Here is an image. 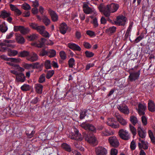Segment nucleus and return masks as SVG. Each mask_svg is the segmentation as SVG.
Returning <instances> with one entry per match:
<instances>
[{
	"label": "nucleus",
	"mask_w": 155,
	"mask_h": 155,
	"mask_svg": "<svg viewBox=\"0 0 155 155\" xmlns=\"http://www.w3.org/2000/svg\"><path fill=\"white\" fill-rule=\"evenodd\" d=\"M113 132L107 130H105L104 131L102 132V135L105 136H109L113 135Z\"/></svg>",
	"instance_id": "72a5a7b5"
},
{
	"label": "nucleus",
	"mask_w": 155,
	"mask_h": 155,
	"mask_svg": "<svg viewBox=\"0 0 155 155\" xmlns=\"http://www.w3.org/2000/svg\"><path fill=\"white\" fill-rule=\"evenodd\" d=\"M16 40L17 42L20 44H23L25 42V39L21 35H16Z\"/></svg>",
	"instance_id": "b1692460"
},
{
	"label": "nucleus",
	"mask_w": 155,
	"mask_h": 155,
	"mask_svg": "<svg viewBox=\"0 0 155 155\" xmlns=\"http://www.w3.org/2000/svg\"><path fill=\"white\" fill-rule=\"evenodd\" d=\"M45 41L46 39L45 38H41L40 41H39L37 42L34 43L33 44L35 46L39 48H41L44 45Z\"/></svg>",
	"instance_id": "4be33fe9"
},
{
	"label": "nucleus",
	"mask_w": 155,
	"mask_h": 155,
	"mask_svg": "<svg viewBox=\"0 0 155 155\" xmlns=\"http://www.w3.org/2000/svg\"><path fill=\"white\" fill-rule=\"evenodd\" d=\"M54 73V71L53 70L48 71L46 76V78L48 79H49L51 77Z\"/></svg>",
	"instance_id": "49530a36"
},
{
	"label": "nucleus",
	"mask_w": 155,
	"mask_h": 155,
	"mask_svg": "<svg viewBox=\"0 0 155 155\" xmlns=\"http://www.w3.org/2000/svg\"><path fill=\"white\" fill-rule=\"evenodd\" d=\"M83 45L85 48L87 49L90 48L91 47V45L89 43L87 42H84Z\"/></svg>",
	"instance_id": "13d9d810"
},
{
	"label": "nucleus",
	"mask_w": 155,
	"mask_h": 155,
	"mask_svg": "<svg viewBox=\"0 0 155 155\" xmlns=\"http://www.w3.org/2000/svg\"><path fill=\"white\" fill-rule=\"evenodd\" d=\"M141 125H139L137 128V132L138 134L140 137L142 138H144L146 136V132L143 130V129L141 127Z\"/></svg>",
	"instance_id": "dca6fc26"
},
{
	"label": "nucleus",
	"mask_w": 155,
	"mask_h": 155,
	"mask_svg": "<svg viewBox=\"0 0 155 155\" xmlns=\"http://www.w3.org/2000/svg\"><path fill=\"white\" fill-rule=\"evenodd\" d=\"M68 28L67 25L65 23L63 22L60 25L59 30L61 34H64L66 33Z\"/></svg>",
	"instance_id": "a211bd4d"
},
{
	"label": "nucleus",
	"mask_w": 155,
	"mask_h": 155,
	"mask_svg": "<svg viewBox=\"0 0 155 155\" xmlns=\"http://www.w3.org/2000/svg\"><path fill=\"white\" fill-rule=\"evenodd\" d=\"M27 136L29 138H31L34 135L35 133V131L32 130L31 133H29L28 131H26L25 132Z\"/></svg>",
	"instance_id": "864d4df0"
},
{
	"label": "nucleus",
	"mask_w": 155,
	"mask_h": 155,
	"mask_svg": "<svg viewBox=\"0 0 155 155\" xmlns=\"http://www.w3.org/2000/svg\"><path fill=\"white\" fill-rule=\"evenodd\" d=\"M45 27L44 26H38L36 30L40 34H41L45 30Z\"/></svg>",
	"instance_id": "79ce46f5"
},
{
	"label": "nucleus",
	"mask_w": 155,
	"mask_h": 155,
	"mask_svg": "<svg viewBox=\"0 0 155 155\" xmlns=\"http://www.w3.org/2000/svg\"><path fill=\"white\" fill-rule=\"evenodd\" d=\"M147 108V106L145 104H138V112L140 115H144V111Z\"/></svg>",
	"instance_id": "ddd939ff"
},
{
	"label": "nucleus",
	"mask_w": 155,
	"mask_h": 155,
	"mask_svg": "<svg viewBox=\"0 0 155 155\" xmlns=\"http://www.w3.org/2000/svg\"><path fill=\"white\" fill-rule=\"evenodd\" d=\"M106 124L107 125L113 128H117L120 127L119 124L117 123L116 121L112 118H108L106 122Z\"/></svg>",
	"instance_id": "0eeeda50"
},
{
	"label": "nucleus",
	"mask_w": 155,
	"mask_h": 155,
	"mask_svg": "<svg viewBox=\"0 0 155 155\" xmlns=\"http://www.w3.org/2000/svg\"><path fill=\"white\" fill-rule=\"evenodd\" d=\"M141 117V120L143 125L145 126L147 124V121L146 117L144 115H142Z\"/></svg>",
	"instance_id": "5fc2aeb1"
},
{
	"label": "nucleus",
	"mask_w": 155,
	"mask_h": 155,
	"mask_svg": "<svg viewBox=\"0 0 155 155\" xmlns=\"http://www.w3.org/2000/svg\"><path fill=\"white\" fill-rule=\"evenodd\" d=\"M35 88L36 92L38 94H41L42 91L43 86L40 84H35Z\"/></svg>",
	"instance_id": "5701e85b"
},
{
	"label": "nucleus",
	"mask_w": 155,
	"mask_h": 155,
	"mask_svg": "<svg viewBox=\"0 0 155 155\" xmlns=\"http://www.w3.org/2000/svg\"><path fill=\"white\" fill-rule=\"evenodd\" d=\"M93 24L94 26L96 28L98 26V24L97 21V19L96 18H95L93 19Z\"/></svg>",
	"instance_id": "338daca9"
},
{
	"label": "nucleus",
	"mask_w": 155,
	"mask_h": 155,
	"mask_svg": "<svg viewBox=\"0 0 155 155\" xmlns=\"http://www.w3.org/2000/svg\"><path fill=\"white\" fill-rule=\"evenodd\" d=\"M85 54L86 57L87 58L91 57L94 55V53L88 51H86L85 52Z\"/></svg>",
	"instance_id": "603ef678"
},
{
	"label": "nucleus",
	"mask_w": 155,
	"mask_h": 155,
	"mask_svg": "<svg viewBox=\"0 0 155 155\" xmlns=\"http://www.w3.org/2000/svg\"><path fill=\"white\" fill-rule=\"evenodd\" d=\"M118 134L120 138L124 140H128L130 137L128 132L123 129L119 130Z\"/></svg>",
	"instance_id": "7ed1b4c3"
},
{
	"label": "nucleus",
	"mask_w": 155,
	"mask_h": 155,
	"mask_svg": "<svg viewBox=\"0 0 155 155\" xmlns=\"http://www.w3.org/2000/svg\"><path fill=\"white\" fill-rule=\"evenodd\" d=\"M68 46L74 51H80L81 50V48L79 46L73 43H68Z\"/></svg>",
	"instance_id": "2eb2a0df"
},
{
	"label": "nucleus",
	"mask_w": 155,
	"mask_h": 155,
	"mask_svg": "<svg viewBox=\"0 0 155 155\" xmlns=\"http://www.w3.org/2000/svg\"><path fill=\"white\" fill-rule=\"evenodd\" d=\"M23 8L25 10H28L31 9L30 5L27 3H24L22 5Z\"/></svg>",
	"instance_id": "09e8293b"
},
{
	"label": "nucleus",
	"mask_w": 155,
	"mask_h": 155,
	"mask_svg": "<svg viewBox=\"0 0 155 155\" xmlns=\"http://www.w3.org/2000/svg\"><path fill=\"white\" fill-rule=\"evenodd\" d=\"M86 112L83 111L81 112L80 114V118L81 119H83L86 115Z\"/></svg>",
	"instance_id": "052dcab7"
},
{
	"label": "nucleus",
	"mask_w": 155,
	"mask_h": 155,
	"mask_svg": "<svg viewBox=\"0 0 155 155\" xmlns=\"http://www.w3.org/2000/svg\"><path fill=\"white\" fill-rule=\"evenodd\" d=\"M83 134L85 140L87 142L94 146L97 144V141L94 136L85 133H84Z\"/></svg>",
	"instance_id": "f257e3e1"
},
{
	"label": "nucleus",
	"mask_w": 155,
	"mask_h": 155,
	"mask_svg": "<svg viewBox=\"0 0 155 155\" xmlns=\"http://www.w3.org/2000/svg\"><path fill=\"white\" fill-rule=\"evenodd\" d=\"M38 58V56L35 53L32 52L29 54V56L27 57L26 59L31 62H34L37 61Z\"/></svg>",
	"instance_id": "1a4fd4ad"
},
{
	"label": "nucleus",
	"mask_w": 155,
	"mask_h": 155,
	"mask_svg": "<svg viewBox=\"0 0 155 155\" xmlns=\"http://www.w3.org/2000/svg\"><path fill=\"white\" fill-rule=\"evenodd\" d=\"M40 34L46 38H49L50 36L49 33L45 30Z\"/></svg>",
	"instance_id": "4d7b16f0"
},
{
	"label": "nucleus",
	"mask_w": 155,
	"mask_h": 155,
	"mask_svg": "<svg viewBox=\"0 0 155 155\" xmlns=\"http://www.w3.org/2000/svg\"><path fill=\"white\" fill-rule=\"evenodd\" d=\"M95 128L92 124H89L88 129L87 130L92 131L93 132H94L95 131Z\"/></svg>",
	"instance_id": "e2e57ef3"
},
{
	"label": "nucleus",
	"mask_w": 155,
	"mask_h": 155,
	"mask_svg": "<svg viewBox=\"0 0 155 155\" xmlns=\"http://www.w3.org/2000/svg\"><path fill=\"white\" fill-rule=\"evenodd\" d=\"M118 109L122 113L125 114H128L129 113V110L127 106H121L118 107Z\"/></svg>",
	"instance_id": "aec40b11"
},
{
	"label": "nucleus",
	"mask_w": 155,
	"mask_h": 155,
	"mask_svg": "<svg viewBox=\"0 0 155 155\" xmlns=\"http://www.w3.org/2000/svg\"><path fill=\"white\" fill-rule=\"evenodd\" d=\"M11 14L9 12H7L5 10H3L1 12V15L0 17H1L3 18H8L9 17Z\"/></svg>",
	"instance_id": "a878e982"
},
{
	"label": "nucleus",
	"mask_w": 155,
	"mask_h": 155,
	"mask_svg": "<svg viewBox=\"0 0 155 155\" xmlns=\"http://www.w3.org/2000/svg\"><path fill=\"white\" fill-rule=\"evenodd\" d=\"M129 129L130 131L133 134V136H135L137 134V130L131 124H129Z\"/></svg>",
	"instance_id": "473e14b6"
},
{
	"label": "nucleus",
	"mask_w": 155,
	"mask_h": 155,
	"mask_svg": "<svg viewBox=\"0 0 155 155\" xmlns=\"http://www.w3.org/2000/svg\"><path fill=\"white\" fill-rule=\"evenodd\" d=\"M60 56L61 58L63 60H65L66 58V55L64 51H61L60 52Z\"/></svg>",
	"instance_id": "3c124183"
},
{
	"label": "nucleus",
	"mask_w": 155,
	"mask_h": 155,
	"mask_svg": "<svg viewBox=\"0 0 155 155\" xmlns=\"http://www.w3.org/2000/svg\"><path fill=\"white\" fill-rule=\"evenodd\" d=\"M8 30V28L7 26L5 25V22L2 24L0 25V31L3 32H5Z\"/></svg>",
	"instance_id": "7c9ffc66"
},
{
	"label": "nucleus",
	"mask_w": 155,
	"mask_h": 155,
	"mask_svg": "<svg viewBox=\"0 0 155 155\" xmlns=\"http://www.w3.org/2000/svg\"><path fill=\"white\" fill-rule=\"evenodd\" d=\"M115 116L116 118L118 121L121 125L123 126H125L127 124V121L123 118L120 114L118 113L115 114Z\"/></svg>",
	"instance_id": "9d476101"
},
{
	"label": "nucleus",
	"mask_w": 155,
	"mask_h": 155,
	"mask_svg": "<svg viewBox=\"0 0 155 155\" xmlns=\"http://www.w3.org/2000/svg\"><path fill=\"white\" fill-rule=\"evenodd\" d=\"M69 137L71 139L78 141H81L83 140L81 133H79L78 130L76 128H74V132H72Z\"/></svg>",
	"instance_id": "f03ea898"
},
{
	"label": "nucleus",
	"mask_w": 155,
	"mask_h": 155,
	"mask_svg": "<svg viewBox=\"0 0 155 155\" xmlns=\"http://www.w3.org/2000/svg\"><path fill=\"white\" fill-rule=\"evenodd\" d=\"M25 78L24 74L22 73H19L16 76V79L18 81L21 82H23Z\"/></svg>",
	"instance_id": "393cba45"
},
{
	"label": "nucleus",
	"mask_w": 155,
	"mask_h": 155,
	"mask_svg": "<svg viewBox=\"0 0 155 155\" xmlns=\"http://www.w3.org/2000/svg\"><path fill=\"white\" fill-rule=\"evenodd\" d=\"M48 12L51 17V19L53 21L55 22L58 20V16L54 11L49 9L48 10Z\"/></svg>",
	"instance_id": "f3484780"
},
{
	"label": "nucleus",
	"mask_w": 155,
	"mask_h": 155,
	"mask_svg": "<svg viewBox=\"0 0 155 155\" xmlns=\"http://www.w3.org/2000/svg\"><path fill=\"white\" fill-rule=\"evenodd\" d=\"M45 75L44 74L40 75L38 79V82L40 83H43L45 81Z\"/></svg>",
	"instance_id": "c03bdc74"
},
{
	"label": "nucleus",
	"mask_w": 155,
	"mask_h": 155,
	"mask_svg": "<svg viewBox=\"0 0 155 155\" xmlns=\"http://www.w3.org/2000/svg\"><path fill=\"white\" fill-rule=\"evenodd\" d=\"M130 120L134 126H135L136 124L138 122L137 118L134 116H131L130 117Z\"/></svg>",
	"instance_id": "cd10ccee"
},
{
	"label": "nucleus",
	"mask_w": 155,
	"mask_h": 155,
	"mask_svg": "<svg viewBox=\"0 0 155 155\" xmlns=\"http://www.w3.org/2000/svg\"><path fill=\"white\" fill-rule=\"evenodd\" d=\"M29 31V29L28 28H25L21 26L20 31L22 34L25 35L28 33Z\"/></svg>",
	"instance_id": "c756f323"
},
{
	"label": "nucleus",
	"mask_w": 155,
	"mask_h": 155,
	"mask_svg": "<svg viewBox=\"0 0 155 155\" xmlns=\"http://www.w3.org/2000/svg\"><path fill=\"white\" fill-rule=\"evenodd\" d=\"M139 140L140 142H142V148L144 150H147L148 149V143L147 141H145L141 140L140 138H139Z\"/></svg>",
	"instance_id": "c9c22d12"
},
{
	"label": "nucleus",
	"mask_w": 155,
	"mask_h": 155,
	"mask_svg": "<svg viewBox=\"0 0 155 155\" xmlns=\"http://www.w3.org/2000/svg\"><path fill=\"white\" fill-rule=\"evenodd\" d=\"M42 21L46 26L48 25L50 23V19L46 16H43Z\"/></svg>",
	"instance_id": "2f4dec72"
},
{
	"label": "nucleus",
	"mask_w": 155,
	"mask_h": 155,
	"mask_svg": "<svg viewBox=\"0 0 155 155\" xmlns=\"http://www.w3.org/2000/svg\"><path fill=\"white\" fill-rule=\"evenodd\" d=\"M48 54V50L47 51L45 49H43L40 52L39 55L41 56H44L47 55Z\"/></svg>",
	"instance_id": "6e6d98bb"
},
{
	"label": "nucleus",
	"mask_w": 155,
	"mask_h": 155,
	"mask_svg": "<svg viewBox=\"0 0 155 155\" xmlns=\"http://www.w3.org/2000/svg\"><path fill=\"white\" fill-rule=\"evenodd\" d=\"M0 58L4 60L9 61L11 62H14L15 63L19 62L21 59L19 58H8L5 55H2L0 56Z\"/></svg>",
	"instance_id": "4468645a"
},
{
	"label": "nucleus",
	"mask_w": 155,
	"mask_h": 155,
	"mask_svg": "<svg viewBox=\"0 0 155 155\" xmlns=\"http://www.w3.org/2000/svg\"><path fill=\"white\" fill-rule=\"evenodd\" d=\"M130 75L129 76L128 80L130 81H134L139 78L140 74V70L137 72H129Z\"/></svg>",
	"instance_id": "423d86ee"
},
{
	"label": "nucleus",
	"mask_w": 155,
	"mask_h": 155,
	"mask_svg": "<svg viewBox=\"0 0 155 155\" xmlns=\"http://www.w3.org/2000/svg\"><path fill=\"white\" fill-rule=\"evenodd\" d=\"M45 66L47 69L51 68V64L50 60H46L45 61Z\"/></svg>",
	"instance_id": "37998d69"
},
{
	"label": "nucleus",
	"mask_w": 155,
	"mask_h": 155,
	"mask_svg": "<svg viewBox=\"0 0 155 155\" xmlns=\"http://www.w3.org/2000/svg\"><path fill=\"white\" fill-rule=\"evenodd\" d=\"M110 145L114 147H117L119 145V141L116 137H110L108 139Z\"/></svg>",
	"instance_id": "6e6552de"
},
{
	"label": "nucleus",
	"mask_w": 155,
	"mask_h": 155,
	"mask_svg": "<svg viewBox=\"0 0 155 155\" xmlns=\"http://www.w3.org/2000/svg\"><path fill=\"white\" fill-rule=\"evenodd\" d=\"M117 150L115 148H112L111 150V155H117Z\"/></svg>",
	"instance_id": "680f3d73"
},
{
	"label": "nucleus",
	"mask_w": 155,
	"mask_h": 155,
	"mask_svg": "<svg viewBox=\"0 0 155 155\" xmlns=\"http://www.w3.org/2000/svg\"><path fill=\"white\" fill-rule=\"evenodd\" d=\"M48 54H50L49 55V57L50 58H52L55 56L56 52V51L54 50L49 49L48 50Z\"/></svg>",
	"instance_id": "58836bf2"
},
{
	"label": "nucleus",
	"mask_w": 155,
	"mask_h": 155,
	"mask_svg": "<svg viewBox=\"0 0 155 155\" xmlns=\"http://www.w3.org/2000/svg\"><path fill=\"white\" fill-rule=\"evenodd\" d=\"M127 20L126 17L122 15H119L117 17L115 23L117 25L124 26L126 24Z\"/></svg>",
	"instance_id": "20e7f679"
},
{
	"label": "nucleus",
	"mask_w": 155,
	"mask_h": 155,
	"mask_svg": "<svg viewBox=\"0 0 155 155\" xmlns=\"http://www.w3.org/2000/svg\"><path fill=\"white\" fill-rule=\"evenodd\" d=\"M83 11L84 13L86 14H91L95 13V11L92 8L89 7L86 4L84 3L83 6Z\"/></svg>",
	"instance_id": "9b49d317"
},
{
	"label": "nucleus",
	"mask_w": 155,
	"mask_h": 155,
	"mask_svg": "<svg viewBox=\"0 0 155 155\" xmlns=\"http://www.w3.org/2000/svg\"><path fill=\"white\" fill-rule=\"evenodd\" d=\"M38 37V35L35 34H33L31 35L27 36V39L28 41H31L36 39Z\"/></svg>",
	"instance_id": "e433bc0d"
},
{
	"label": "nucleus",
	"mask_w": 155,
	"mask_h": 155,
	"mask_svg": "<svg viewBox=\"0 0 155 155\" xmlns=\"http://www.w3.org/2000/svg\"><path fill=\"white\" fill-rule=\"evenodd\" d=\"M61 147L63 148L68 152H70L71 151V147L66 143H63Z\"/></svg>",
	"instance_id": "c85d7f7f"
},
{
	"label": "nucleus",
	"mask_w": 155,
	"mask_h": 155,
	"mask_svg": "<svg viewBox=\"0 0 155 155\" xmlns=\"http://www.w3.org/2000/svg\"><path fill=\"white\" fill-rule=\"evenodd\" d=\"M8 49L9 51L8 52V55L10 56H14L18 54V52L16 50Z\"/></svg>",
	"instance_id": "f704fd0d"
},
{
	"label": "nucleus",
	"mask_w": 155,
	"mask_h": 155,
	"mask_svg": "<svg viewBox=\"0 0 155 155\" xmlns=\"http://www.w3.org/2000/svg\"><path fill=\"white\" fill-rule=\"evenodd\" d=\"M108 5L111 13H113L116 12L119 7V5L118 4L114 3H112L110 5Z\"/></svg>",
	"instance_id": "412c9836"
},
{
	"label": "nucleus",
	"mask_w": 155,
	"mask_h": 155,
	"mask_svg": "<svg viewBox=\"0 0 155 155\" xmlns=\"http://www.w3.org/2000/svg\"><path fill=\"white\" fill-rule=\"evenodd\" d=\"M148 108L149 111L154 112L155 111V105L153 101L149 100L148 101Z\"/></svg>",
	"instance_id": "6ab92c4d"
},
{
	"label": "nucleus",
	"mask_w": 155,
	"mask_h": 155,
	"mask_svg": "<svg viewBox=\"0 0 155 155\" xmlns=\"http://www.w3.org/2000/svg\"><path fill=\"white\" fill-rule=\"evenodd\" d=\"M33 3L32 6L35 8H37L39 6V3L38 1L35 0L32 2Z\"/></svg>",
	"instance_id": "0e129e2a"
},
{
	"label": "nucleus",
	"mask_w": 155,
	"mask_h": 155,
	"mask_svg": "<svg viewBox=\"0 0 155 155\" xmlns=\"http://www.w3.org/2000/svg\"><path fill=\"white\" fill-rule=\"evenodd\" d=\"M89 124H90L88 123L84 122L82 123L81 125V126L82 128L84 129L85 130H87L88 129Z\"/></svg>",
	"instance_id": "a18cd8bd"
},
{
	"label": "nucleus",
	"mask_w": 155,
	"mask_h": 155,
	"mask_svg": "<svg viewBox=\"0 0 155 155\" xmlns=\"http://www.w3.org/2000/svg\"><path fill=\"white\" fill-rule=\"evenodd\" d=\"M136 147V145L135 142L134 141H132L130 143V148L132 150H134V149H135Z\"/></svg>",
	"instance_id": "bf43d9fd"
},
{
	"label": "nucleus",
	"mask_w": 155,
	"mask_h": 155,
	"mask_svg": "<svg viewBox=\"0 0 155 155\" xmlns=\"http://www.w3.org/2000/svg\"><path fill=\"white\" fill-rule=\"evenodd\" d=\"M116 29V28L115 26H113L109 28L107 30V31L110 33H114Z\"/></svg>",
	"instance_id": "de8ad7c7"
},
{
	"label": "nucleus",
	"mask_w": 155,
	"mask_h": 155,
	"mask_svg": "<svg viewBox=\"0 0 155 155\" xmlns=\"http://www.w3.org/2000/svg\"><path fill=\"white\" fill-rule=\"evenodd\" d=\"M87 34L90 36H95L94 33L92 31L88 30L86 31Z\"/></svg>",
	"instance_id": "69168bd1"
},
{
	"label": "nucleus",
	"mask_w": 155,
	"mask_h": 155,
	"mask_svg": "<svg viewBox=\"0 0 155 155\" xmlns=\"http://www.w3.org/2000/svg\"><path fill=\"white\" fill-rule=\"evenodd\" d=\"M29 26L30 27L36 30L38 26V24L35 23H30Z\"/></svg>",
	"instance_id": "8fccbe9b"
},
{
	"label": "nucleus",
	"mask_w": 155,
	"mask_h": 155,
	"mask_svg": "<svg viewBox=\"0 0 155 155\" xmlns=\"http://www.w3.org/2000/svg\"><path fill=\"white\" fill-rule=\"evenodd\" d=\"M31 11L32 13L34 15L38 13V10L37 8H34L32 9Z\"/></svg>",
	"instance_id": "774afa93"
},
{
	"label": "nucleus",
	"mask_w": 155,
	"mask_h": 155,
	"mask_svg": "<svg viewBox=\"0 0 155 155\" xmlns=\"http://www.w3.org/2000/svg\"><path fill=\"white\" fill-rule=\"evenodd\" d=\"M21 90L23 91H29L30 89V86L27 84H24L21 86Z\"/></svg>",
	"instance_id": "4c0bfd02"
},
{
	"label": "nucleus",
	"mask_w": 155,
	"mask_h": 155,
	"mask_svg": "<svg viewBox=\"0 0 155 155\" xmlns=\"http://www.w3.org/2000/svg\"><path fill=\"white\" fill-rule=\"evenodd\" d=\"M68 64L70 68H73L75 64V60L73 58H71L68 61Z\"/></svg>",
	"instance_id": "a19ab883"
},
{
	"label": "nucleus",
	"mask_w": 155,
	"mask_h": 155,
	"mask_svg": "<svg viewBox=\"0 0 155 155\" xmlns=\"http://www.w3.org/2000/svg\"><path fill=\"white\" fill-rule=\"evenodd\" d=\"M32 64V68H33L39 69L42 67V65L40 64L38 62H36L33 63Z\"/></svg>",
	"instance_id": "ea45409f"
},
{
	"label": "nucleus",
	"mask_w": 155,
	"mask_h": 155,
	"mask_svg": "<svg viewBox=\"0 0 155 155\" xmlns=\"http://www.w3.org/2000/svg\"><path fill=\"white\" fill-rule=\"evenodd\" d=\"M99 10L102 12L104 15L106 17H109L110 16L111 12L108 5L103 6L102 5H100L99 7Z\"/></svg>",
	"instance_id": "39448f33"
},
{
	"label": "nucleus",
	"mask_w": 155,
	"mask_h": 155,
	"mask_svg": "<svg viewBox=\"0 0 155 155\" xmlns=\"http://www.w3.org/2000/svg\"><path fill=\"white\" fill-rule=\"evenodd\" d=\"M95 150L97 155H106L107 153L106 149L102 147L96 148Z\"/></svg>",
	"instance_id": "f8f14e48"
},
{
	"label": "nucleus",
	"mask_w": 155,
	"mask_h": 155,
	"mask_svg": "<svg viewBox=\"0 0 155 155\" xmlns=\"http://www.w3.org/2000/svg\"><path fill=\"white\" fill-rule=\"evenodd\" d=\"M29 54V52L27 51H21L18 54V56L24 58L28 57Z\"/></svg>",
	"instance_id": "bb28decb"
}]
</instances>
